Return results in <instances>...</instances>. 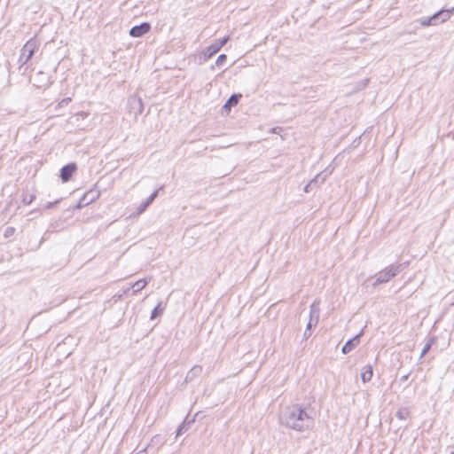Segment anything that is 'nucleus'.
I'll return each mask as SVG.
<instances>
[{"label": "nucleus", "mask_w": 454, "mask_h": 454, "mask_svg": "<svg viewBox=\"0 0 454 454\" xmlns=\"http://www.w3.org/2000/svg\"><path fill=\"white\" fill-rule=\"evenodd\" d=\"M71 101V98H64L62 101H61V104H68V102Z\"/></svg>", "instance_id": "36"}, {"label": "nucleus", "mask_w": 454, "mask_h": 454, "mask_svg": "<svg viewBox=\"0 0 454 454\" xmlns=\"http://www.w3.org/2000/svg\"><path fill=\"white\" fill-rule=\"evenodd\" d=\"M100 196V191L95 187L93 189H90L87 192L84 193V195L81 198L77 204V207L81 208L84 206H87L93 201H95L98 197Z\"/></svg>", "instance_id": "5"}, {"label": "nucleus", "mask_w": 454, "mask_h": 454, "mask_svg": "<svg viewBox=\"0 0 454 454\" xmlns=\"http://www.w3.org/2000/svg\"><path fill=\"white\" fill-rule=\"evenodd\" d=\"M331 175V171H329L327 168L324 171L317 174L310 182L315 187L319 186L321 184H323L326 178Z\"/></svg>", "instance_id": "13"}, {"label": "nucleus", "mask_w": 454, "mask_h": 454, "mask_svg": "<svg viewBox=\"0 0 454 454\" xmlns=\"http://www.w3.org/2000/svg\"><path fill=\"white\" fill-rule=\"evenodd\" d=\"M59 200L53 201V202H48L46 205H45V208L46 209H51L53 208L58 203H59Z\"/></svg>", "instance_id": "28"}, {"label": "nucleus", "mask_w": 454, "mask_h": 454, "mask_svg": "<svg viewBox=\"0 0 454 454\" xmlns=\"http://www.w3.org/2000/svg\"><path fill=\"white\" fill-rule=\"evenodd\" d=\"M146 208L147 207H145L144 202H142L137 208V215L142 214Z\"/></svg>", "instance_id": "26"}, {"label": "nucleus", "mask_w": 454, "mask_h": 454, "mask_svg": "<svg viewBox=\"0 0 454 454\" xmlns=\"http://www.w3.org/2000/svg\"><path fill=\"white\" fill-rule=\"evenodd\" d=\"M372 365H366L364 368V371L361 374L362 380L365 382H369L372 380Z\"/></svg>", "instance_id": "17"}, {"label": "nucleus", "mask_w": 454, "mask_h": 454, "mask_svg": "<svg viewBox=\"0 0 454 454\" xmlns=\"http://www.w3.org/2000/svg\"><path fill=\"white\" fill-rule=\"evenodd\" d=\"M312 325H314V321L309 320V322L307 324V328L306 329L309 330Z\"/></svg>", "instance_id": "35"}, {"label": "nucleus", "mask_w": 454, "mask_h": 454, "mask_svg": "<svg viewBox=\"0 0 454 454\" xmlns=\"http://www.w3.org/2000/svg\"><path fill=\"white\" fill-rule=\"evenodd\" d=\"M153 202V200H152L149 197L146 199V200L144 201V204L145 205L146 207H148Z\"/></svg>", "instance_id": "31"}, {"label": "nucleus", "mask_w": 454, "mask_h": 454, "mask_svg": "<svg viewBox=\"0 0 454 454\" xmlns=\"http://www.w3.org/2000/svg\"><path fill=\"white\" fill-rule=\"evenodd\" d=\"M408 263V262H405L403 263L391 264L386 267L384 270H380L375 275V282L373 283V286L388 282L392 278L403 270Z\"/></svg>", "instance_id": "2"}, {"label": "nucleus", "mask_w": 454, "mask_h": 454, "mask_svg": "<svg viewBox=\"0 0 454 454\" xmlns=\"http://www.w3.org/2000/svg\"><path fill=\"white\" fill-rule=\"evenodd\" d=\"M153 202V200H152L149 197L146 199V200L144 201V204L145 205L146 207H148Z\"/></svg>", "instance_id": "33"}, {"label": "nucleus", "mask_w": 454, "mask_h": 454, "mask_svg": "<svg viewBox=\"0 0 454 454\" xmlns=\"http://www.w3.org/2000/svg\"><path fill=\"white\" fill-rule=\"evenodd\" d=\"M316 187L312 184L311 182H309V184H307L304 187V192H311L313 189H315Z\"/></svg>", "instance_id": "27"}, {"label": "nucleus", "mask_w": 454, "mask_h": 454, "mask_svg": "<svg viewBox=\"0 0 454 454\" xmlns=\"http://www.w3.org/2000/svg\"><path fill=\"white\" fill-rule=\"evenodd\" d=\"M309 336H310V333H309V330L306 329L305 332H304V337L307 339Z\"/></svg>", "instance_id": "37"}, {"label": "nucleus", "mask_w": 454, "mask_h": 454, "mask_svg": "<svg viewBox=\"0 0 454 454\" xmlns=\"http://www.w3.org/2000/svg\"><path fill=\"white\" fill-rule=\"evenodd\" d=\"M147 284H148L147 278H143V279L137 280L131 286L132 294H135L138 293L139 291L144 289Z\"/></svg>", "instance_id": "16"}, {"label": "nucleus", "mask_w": 454, "mask_h": 454, "mask_svg": "<svg viewBox=\"0 0 454 454\" xmlns=\"http://www.w3.org/2000/svg\"><path fill=\"white\" fill-rule=\"evenodd\" d=\"M34 199H35V195H30L28 198L26 196L23 198V202L26 205H29L33 201Z\"/></svg>", "instance_id": "25"}, {"label": "nucleus", "mask_w": 454, "mask_h": 454, "mask_svg": "<svg viewBox=\"0 0 454 454\" xmlns=\"http://www.w3.org/2000/svg\"><path fill=\"white\" fill-rule=\"evenodd\" d=\"M435 340V338L434 337H432L429 339V340L427 341V343L424 346L422 351H421V354H420V357H423L431 348L432 345L434 344Z\"/></svg>", "instance_id": "20"}, {"label": "nucleus", "mask_w": 454, "mask_h": 454, "mask_svg": "<svg viewBox=\"0 0 454 454\" xmlns=\"http://www.w3.org/2000/svg\"><path fill=\"white\" fill-rule=\"evenodd\" d=\"M454 7L451 10H441L435 12L431 17L422 18L419 23L422 27L435 26L448 20L450 18Z\"/></svg>", "instance_id": "3"}, {"label": "nucleus", "mask_w": 454, "mask_h": 454, "mask_svg": "<svg viewBox=\"0 0 454 454\" xmlns=\"http://www.w3.org/2000/svg\"><path fill=\"white\" fill-rule=\"evenodd\" d=\"M161 304L162 303L160 301L157 304V306L153 309V311L151 313V317H150L151 320L156 319L158 317H160L163 313L165 307H162Z\"/></svg>", "instance_id": "18"}, {"label": "nucleus", "mask_w": 454, "mask_h": 454, "mask_svg": "<svg viewBox=\"0 0 454 454\" xmlns=\"http://www.w3.org/2000/svg\"><path fill=\"white\" fill-rule=\"evenodd\" d=\"M77 169L75 163H68L61 168L60 169V177L63 182H67L72 177L73 174Z\"/></svg>", "instance_id": "8"}, {"label": "nucleus", "mask_w": 454, "mask_h": 454, "mask_svg": "<svg viewBox=\"0 0 454 454\" xmlns=\"http://www.w3.org/2000/svg\"><path fill=\"white\" fill-rule=\"evenodd\" d=\"M409 376H410V373H407V374H405V375H403V376L401 377L400 380H401V381H403V382H404V381H406V380H408Z\"/></svg>", "instance_id": "34"}, {"label": "nucleus", "mask_w": 454, "mask_h": 454, "mask_svg": "<svg viewBox=\"0 0 454 454\" xmlns=\"http://www.w3.org/2000/svg\"><path fill=\"white\" fill-rule=\"evenodd\" d=\"M195 421V416L192 419L189 418V416H186V418L184 419V421L179 425L177 430H176V437H178L187 432L191 427V425Z\"/></svg>", "instance_id": "10"}, {"label": "nucleus", "mask_w": 454, "mask_h": 454, "mask_svg": "<svg viewBox=\"0 0 454 454\" xmlns=\"http://www.w3.org/2000/svg\"><path fill=\"white\" fill-rule=\"evenodd\" d=\"M221 49L218 45L214 42L209 46H207L204 51L205 59H210L213 55L217 53Z\"/></svg>", "instance_id": "15"}, {"label": "nucleus", "mask_w": 454, "mask_h": 454, "mask_svg": "<svg viewBox=\"0 0 454 454\" xmlns=\"http://www.w3.org/2000/svg\"><path fill=\"white\" fill-rule=\"evenodd\" d=\"M364 331L362 330L359 333L355 335L352 339L348 340L342 347L341 351L343 354H348L356 348L360 343V338L363 335Z\"/></svg>", "instance_id": "7"}, {"label": "nucleus", "mask_w": 454, "mask_h": 454, "mask_svg": "<svg viewBox=\"0 0 454 454\" xmlns=\"http://www.w3.org/2000/svg\"><path fill=\"white\" fill-rule=\"evenodd\" d=\"M319 301H314L310 306V313H309V320L314 321V325H316L318 322L319 318Z\"/></svg>", "instance_id": "14"}, {"label": "nucleus", "mask_w": 454, "mask_h": 454, "mask_svg": "<svg viewBox=\"0 0 454 454\" xmlns=\"http://www.w3.org/2000/svg\"><path fill=\"white\" fill-rule=\"evenodd\" d=\"M15 232V228L14 227H7L4 231V237L5 238H10L12 237Z\"/></svg>", "instance_id": "24"}, {"label": "nucleus", "mask_w": 454, "mask_h": 454, "mask_svg": "<svg viewBox=\"0 0 454 454\" xmlns=\"http://www.w3.org/2000/svg\"><path fill=\"white\" fill-rule=\"evenodd\" d=\"M395 415L399 419L404 420L409 417L410 411L407 408H401L396 411Z\"/></svg>", "instance_id": "19"}, {"label": "nucleus", "mask_w": 454, "mask_h": 454, "mask_svg": "<svg viewBox=\"0 0 454 454\" xmlns=\"http://www.w3.org/2000/svg\"><path fill=\"white\" fill-rule=\"evenodd\" d=\"M130 288H128L126 291H124V294H128L129 292Z\"/></svg>", "instance_id": "38"}, {"label": "nucleus", "mask_w": 454, "mask_h": 454, "mask_svg": "<svg viewBox=\"0 0 454 454\" xmlns=\"http://www.w3.org/2000/svg\"><path fill=\"white\" fill-rule=\"evenodd\" d=\"M158 192H159V190H155L150 196L149 198L152 200H154L157 196H158Z\"/></svg>", "instance_id": "30"}, {"label": "nucleus", "mask_w": 454, "mask_h": 454, "mask_svg": "<svg viewBox=\"0 0 454 454\" xmlns=\"http://www.w3.org/2000/svg\"><path fill=\"white\" fill-rule=\"evenodd\" d=\"M241 94H232L223 106V111L228 113L232 106L238 105Z\"/></svg>", "instance_id": "12"}, {"label": "nucleus", "mask_w": 454, "mask_h": 454, "mask_svg": "<svg viewBox=\"0 0 454 454\" xmlns=\"http://www.w3.org/2000/svg\"><path fill=\"white\" fill-rule=\"evenodd\" d=\"M451 454H454V453H451Z\"/></svg>", "instance_id": "39"}, {"label": "nucleus", "mask_w": 454, "mask_h": 454, "mask_svg": "<svg viewBox=\"0 0 454 454\" xmlns=\"http://www.w3.org/2000/svg\"><path fill=\"white\" fill-rule=\"evenodd\" d=\"M227 60V56L225 54H221L217 57L216 59V61H215V64L218 66V67H221V66H223L224 63L226 62Z\"/></svg>", "instance_id": "21"}, {"label": "nucleus", "mask_w": 454, "mask_h": 454, "mask_svg": "<svg viewBox=\"0 0 454 454\" xmlns=\"http://www.w3.org/2000/svg\"><path fill=\"white\" fill-rule=\"evenodd\" d=\"M151 29V25L148 22H143L140 25L134 26L129 30V35L132 37H140L148 33Z\"/></svg>", "instance_id": "6"}, {"label": "nucleus", "mask_w": 454, "mask_h": 454, "mask_svg": "<svg viewBox=\"0 0 454 454\" xmlns=\"http://www.w3.org/2000/svg\"><path fill=\"white\" fill-rule=\"evenodd\" d=\"M38 40L34 37L29 39L22 47L19 62L21 66L27 64L39 48Z\"/></svg>", "instance_id": "4"}, {"label": "nucleus", "mask_w": 454, "mask_h": 454, "mask_svg": "<svg viewBox=\"0 0 454 454\" xmlns=\"http://www.w3.org/2000/svg\"><path fill=\"white\" fill-rule=\"evenodd\" d=\"M158 192H159V190H155L150 196L149 198L152 200H154L157 196H158Z\"/></svg>", "instance_id": "29"}, {"label": "nucleus", "mask_w": 454, "mask_h": 454, "mask_svg": "<svg viewBox=\"0 0 454 454\" xmlns=\"http://www.w3.org/2000/svg\"><path fill=\"white\" fill-rule=\"evenodd\" d=\"M153 202V200H152L149 197L146 199V200L144 201V204L145 205L146 207H148Z\"/></svg>", "instance_id": "32"}, {"label": "nucleus", "mask_w": 454, "mask_h": 454, "mask_svg": "<svg viewBox=\"0 0 454 454\" xmlns=\"http://www.w3.org/2000/svg\"><path fill=\"white\" fill-rule=\"evenodd\" d=\"M281 424L286 427L302 431L309 428L312 423V419L299 405H291L286 407L279 417Z\"/></svg>", "instance_id": "1"}, {"label": "nucleus", "mask_w": 454, "mask_h": 454, "mask_svg": "<svg viewBox=\"0 0 454 454\" xmlns=\"http://www.w3.org/2000/svg\"><path fill=\"white\" fill-rule=\"evenodd\" d=\"M283 131H284L283 128H281V127H275V128L269 129L268 133L280 135L281 137L283 138V135L281 134Z\"/></svg>", "instance_id": "22"}, {"label": "nucleus", "mask_w": 454, "mask_h": 454, "mask_svg": "<svg viewBox=\"0 0 454 454\" xmlns=\"http://www.w3.org/2000/svg\"><path fill=\"white\" fill-rule=\"evenodd\" d=\"M202 373V367L200 365H194L186 374L184 381L186 383L192 382Z\"/></svg>", "instance_id": "11"}, {"label": "nucleus", "mask_w": 454, "mask_h": 454, "mask_svg": "<svg viewBox=\"0 0 454 454\" xmlns=\"http://www.w3.org/2000/svg\"><path fill=\"white\" fill-rule=\"evenodd\" d=\"M129 104L131 110L134 111L135 116H137L143 113L144 105L142 99L137 97H130L129 98Z\"/></svg>", "instance_id": "9"}, {"label": "nucleus", "mask_w": 454, "mask_h": 454, "mask_svg": "<svg viewBox=\"0 0 454 454\" xmlns=\"http://www.w3.org/2000/svg\"><path fill=\"white\" fill-rule=\"evenodd\" d=\"M229 41V37L228 36H224L223 38H220L218 40H215V43L218 45V47L221 49L222 47H223L227 42Z\"/></svg>", "instance_id": "23"}]
</instances>
